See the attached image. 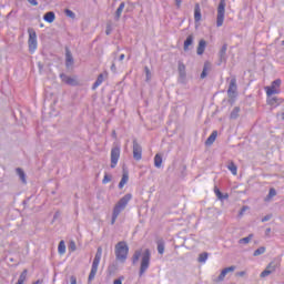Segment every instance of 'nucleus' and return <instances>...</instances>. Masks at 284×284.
I'll list each match as a JSON object with an SVG mask.
<instances>
[{
    "label": "nucleus",
    "mask_w": 284,
    "mask_h": 284,
    "mask_svg": "<svg viewBox=\"0 0 284 284\" xmlns=\"http://www.w3.org/2000/svg\"><path fill=\"white\" fill-rule=\"evenodd\" d=\"M70 283H71V284H77V276L71 275V276H70Z\"/></svg>",
    "instance_id": "obj_46"
},
{
    "label": "nucleus",
    "mask_w": 284,
    "mask_h": 284,
    "mask_svg": "<svg viewBox=\"0 0 284 284\" xmlns=\"http://www.w3.org/2000/svg\"><path fill=\"white\" fill-rule=\"evenodd\" d=\"M271 232H272V229H271V227H267V229L265 230V236H270Z\"/></svg>",
    "instance_id": "obj_49"
},
{
    "label": "nucleus",
    "mask_w": 284,
    "mask_h": 284,
    "mask_svg": "<svg viewBox=\"0 0 284 284\" xmlns=\"http://www.w3.org/2000/svg\"><path fill=\"white\" fill-rule=\"evenodd\" d=\"M267 103H268V105H281V103H283V99L272 97L267 100Z\"/></svg>",
    "instance_id": "obj_28"
},
{
    "label": "nucleus",
    "mask_w": 284,
    "mask_h": 284,
    "mask_svg": "<svg viewBox=\"0 0 284 284\" xmlns=\"http://www.w3.org/2000/svg\"><path fill=\"white\" fill-rule=\"evenodd\" d=\"M112 136L116 139V131H112Z\"/></svg>",
    "instance_id": "obj_55"
},
{
    "label": "nucleus",
    "mask_w": 284,
    "mask_h": 284,
    "mask_svg": "<svg viewBox=\"0 0 284 284\" xmlns=\"http://www.w3.org/2000/svg\"><path fill=\"white\" fill-rule=\"evenodd\" d=\"M215 196L219 199V201H225L230 199V195L227 193L223 194L219 187L214 189Z\"/></svg>",
    "instance_id": "obj_23"
},
{
    "label": "nucleus",
    "mask_w": 284,
    "mask_h": 284,
    "mask_svg": "<svg viewBox=\"0 0 284 284\" xmlns=\"http://www.w3.org/2000/svg\"><path fill=\"white\" fill-rule=\"evenodd\" d=\"M281 79L274 80L270 87H265L266 97H273V94H281Z\"/></svg>",
    "instance_id": "obj_6"
},
{
    "label": "nucleus",
    "mask_w": 284,
    "mask_h": 284,
    "mask_svg": "<svg viewBox=\"0 0 284 284\" xmlns=\"http://www.w3.org/2000/svg\"><path fill=\"white\" fill-rule=\"evenodd\" d=\"M217 136H219V131H213L211 135L206 139L205 145H212L214 141H216Z\"/></svg>",
    "instance_id": "obj_24"
},
{
    "label": "nucleus",
    "mask_w": 284,
    "mask_h": 284,
    "mask_svg": "<svg viewBox=\"0 0 284 284\" xmlns=\"http://www.w3.org/2000/svg\"><path fill=\"white\" fill-rule=\"evenodd\" d=\"M225 6H227L225 0H220V3L217 6V17H216L217 28H221V26H223V21H225Z\"/></svg>",
    "instance_id": "obj_5"
},
{
    "label": "nucleus",
    "mask_w": 284,
    "mask_h": 284,
    "mask_svg": "<svg viewBox=\"0 0 284 284\" xmlns=\"http://www.w3.org/2000/svg\"><path fill=\"white\" fill-rule=\"evenodd\" d=\"M237 90H239V85L236 84V77H233L229 82V89H227L229 99H236Z\"/></svg>",
    "instance_id": "obj_8"
},
{
    "label": "nucleus",
    "mask_w": 284,
    "mask_h": 284,
    "mask_svg": "<svg viewBox=\"0 0 284 284\" xmlns=\"http://www.w3.org/2000/svg\"><path fill=\"white\" fill-rule=\"evenodd\" d=\"M194 21L196 23L197 21H201V6L199 3H196L194 8Z\"/></svg>",
    "instance_id": "obj_27"
},
{
    "label": "nucleus",
    "mask_w": 284,
    "mask_h": 284,
    "mask_svg": "<svg viewBox=\"0 0 284 284\" xmlns=\"http://www.w3.org/2000/svg\"><path fill=\"white\" fill-rule=\"evenodd\" d=\"M105 34L110 37L112 34V22L106 23Z\"/></svg>",
    "instance_id": "obj_41"
},
{
    "label": "nucleus",
    "mask_w": 284,
    "mask_h": 284,
    "mask_svg": "<svg viewBox=\"0 0 284 284\" xmlns=\"http://www.w3.org/2000/svg\"><path fill=\"white\" fill-rule=\"evenodd\" d=\"M252 239H254V234H248V236L240 239L239 243H240V245H247V243H250V241H252Z\"/></svg>",
    "instance_id": "obj_33"
},
{
    "label": "nucleus",
    "mask_w": 284,
    "mask_h": 284,
    "mask_svg": "<svg viewBox=\"0 0 284 284\" xmlns=\"http://www.w3.org/2000/svg\"><path fill=\"white\" fill-rule=\"evenodd\" d=\"M60 79L61 81H63V83H67V85H79L77 79L69 77L65 73H61Z\"/></svg>",
    "instance_id": "obj_13"
},
{
    "label": "nucleus",
    "mask_w": 284,
    "mask_h": 284,
    "mask_svg": "<svg viewBox=\"0 0 284 284\" xmlns=\"http://www.w3.org/2000/svg\"><path fill=\"white\" fill-rule=\"evenodd\" d=\"M163 164V156H161V154H155L154 156V165L156 168H161V165Z\"/></svg>",
    "instance_id": "obj_34"
},
{
    "label": "nucleus",
    "mask_w": 284,
    "mask_h": 284,
    "mask_svg": "<svg viewBox=\"0 0 284 284\" xmlns=\"http://www.w3.org/2000/svg\"><path fill=\"white\" fill-rule=\"evenodd\" d=\"M144 72L146 74V81H151L152 80V72L150 71V68L144 67Z\"/></svg>",
    "instance_id": "obj_40"
},
{
    "label": "nucleus",
    "mask_w": 284,
    "mask_h": 284,
    "mask_svg": "<svg viewBox=\"0 0 284 284\" xmlns=\"http://www.w3.org/2000/svg\"><path fill=\"white\" fill-rule=\"evenodd\" d=\"M276 267H278V263H276V261L270 262L266 268L261 273V278H265L270 276V274H274V272H276Z\"/></svg>",
    "instance_id": "obj_11"
},
{
    "label": "nucleus",
    "mask_w": 284,
    "mask_h": 284,
    "mask_svg": "<svg viewBox=\"0 0 284 284\" xmlns=\"http://www.w3.org/2000/svg\"><path fill=\"white\" fill-rule=\"evenodd\" d=\"M101 83H103V73H100L95 80V82L92 85V90H97V88H99V85H101Z\"/></svg>",
    "instance_id": "obj_32"
},
{
    "label": "nucleus",
    "mask_w": 284,
    "mask_h": 284,
    "mask_svg": "<svg viewBox=\"0 0 284 284\" xmlns=\"http://www.w3.org/2000/svg\"><path fill=\"white\" fill-rule=\"evenodd\" d=\"M29 32V40H28V44H29V52H34V50H37V31H34V29L29 28L28 29Z\"/></svg>",
    "instance_id": "obj_7"
},
{
    "label": "nucleus",
    "mask_w": 284,
    "mask_h": 284,
    "mask_svg": "<svg viewBox=\"0 0 284 284\" xmlns=\"http://www.w3.org/2000/svg\"><path fill=\"white\" fill-rule=\"evenodd\" d=\"M123 10H125V2H121L119 8L114 14V21H119L121 19V14H123Z\"/></svg>",
    "instance_id": "obj_18"
},
{
    "label": "nucleus",
    "mask_w": 284,
    "mask_h": 284,
    "mask_svg": "<svg viewBox=\"0 0 284 284\" xmlns=\"http://www.w3.org/2000/svg\"><path fill=\"white\" fill-rule=\"evenodd\" d=\"M245 275V271H241L236 273V276H244Z\"/></svg>",
    "instance_id": "obj_50"
},
{
    "label": "nucleus",
    "mask_w": 284,
    "mask_h": 284,
    "mask_svg": "<svg viewBox=\"0 0 284 284\" xmlns=\"http://www.w3.org/2000/svg\"><path fill=\"white\" fill-rule=\"evenodd\" d=\"M64 14H67L70 19H74V17H77L70 9H65Z\"/></svg>",
    "instance_id": "obj_43"
},
{
    "label": "nucleus",
    "mask_w": 284,
    "mask_h": 284,
    "mask_svg": "<svg viewBox=\"0 0 284 284\" xmlns=\"http://www.w3.org/2000/svg\"><path fill=\"white\" fill-rule=\"evenodd\" d=\"M133 159L135 161H141V159H143V148L139 144L136 139L133 140Z\"/></svg>",
    "instance_id": "obj_10"
},
{
    "label": "nucleus",
    "mask_w": 284,
    "mask_h": 284,
    "mask_svg": "<svg viewBox=\"0 0 284 284\" xmlns=\"http://www.w3.org/2000/svg\"><path fill=\"white\" fill-rule=\"evenodd\" d=\"M178 8H181L182 0H175Z\"/></svg>",
    "instance_id": "obj_52"
},
{
    "label": "nucleus",
    "mask_w": 284,
    "mask_h": 284,
    "mask_svg": "<svg viewBox=\"0 0 284 284\" xmlns=\"http://www.w3.org/2000/svg\"><path fill=\"white\" fill-rule=\"evenodd\" d=\"M282 43H283V45H284V40H283V42H282Z\"/></svg>",
    "instance_id": "obj_56"
},
{
    "label": "nucleus",
    "mask_w": 284,
    "mask_h": 284,
    "mask_svg": "<svg viewBox=\"0 0 284 284\" xmlns=\"http://www.w3.org/2000/svg\"><path fill=\"white\" fill-rule=\"evenodd\" d=\"M28 3H30L31 6H39V2L37 0H27Z\"/></svg>",
    "instance_id": "obj_47"
},
{
    "label": "nucleus",
    "mask_w": 284,
    "mask_h": 284,
    "mask_svg": "<svg viewBox=\"0 0 284 284\" xmlns=\"http://www.w3.org/2000/svg\"><path fill=\"white\" fill-rule=\"evenodd\" d=\"M116 272H119V264L113 262L108 266V274L109 276H113Z\"/></svg>",
    "instance_id": "obj_21"
},
{
    "label": "nucleus",
    "mask_w": 284,
    "mask_h": 284,
    "mask_svg": "<svg viewBox=\"0 0 284 284\" xmlns=\"http://www.w3.org/2000/svg\"><path fill=\"white\" fill-rule=\"evenodd\" d=\"M59 254H65V242L61 241L58 246Z\"/></svg>",
    "instance_id": "obj_38"
},
{
    "label": "nucleus",
    "mask_w": 284,
    "mask_h": 284,
    "mask_svg": "<svg viewBox=\"0 0 284 284\" xmlns=\"http://www.w3.org/2000/svg\"><path fill=\"white\" fill-rule=\"evenodd\" d=\"M65 65L67 68L74 65V58L72 57V52L69 48H65Z\"/></svg>",
    "instance_id": "obj_15"
},
{
    "label": "nucleus",
    "mask_w": 284,
    "mask_h": 284,
    "mask_svg": "<svg viewBox=\"0 0 284 284\" xmlns=\"http://www.w3.org/2000/svg\"><path fill=\"white\" fill-rule=\"evenodd\" d=\"M235 270H236V266L225 267L224 270H222L220 275L213 280V282L214 283H223V281H225V276H227V274H230V272H234Z\"/></svg>",
    "instance_id": "obj_12"
},
{
    "label": "nucleus",
    "mask_w": 284,
    "mask_h": 284,
    "mask_svg": "<svg viewBox=\"0 0 284 284\" xmlns=\"http://www.w3.org/2000/svg\"><path fill=\"white\" fill-rule=\"evenodd\" d=\"M227 170H230V172L233 174V176H236L237 172H239V168L236 166V164L231 161L227 165Z\"/></svg>",
    "instance_id": "obj_31"
},
{
    "label": "nucleus",
    "mask_w": 284,
    "mask_h": 284,
    "mask_svg": "<svg viewBox=\"0 0 284 284\" xmlns=\"http://www.w3.org/2000/svg\"><path fill=\"white\" fill-rule=\"evenodd\" d=\"M193 44H194V36L190 34L184 41V47H183L184 52L190 51V45H193Z\"/></svg>",
    "instance_id": "obj_17"
},
{
    "label": "nucleus",
    "mask_w": 284,
    "mask_h": 284,
    "mask_svg": "<svg viewBox=\"0 0 284 284\" xmlns=\"http://www.w3.org/2000/svg\"><path fill=\"white\" fill-rule=\"evenodd\" d=\"M132 201V194L128 193L123 197H121L118 203L113 206L112 217H111V225L116 223V219L125 207H128V203Z\"/></svg>",
    "instance_id": "obj_2"
},
{
    "label": "nucleus",
    "mask_w": 284,
    "mask_h": 284,
    "mask_svg": "<svg viewBox=\"0 0 284 284\" xmlns=\"http://www.w3.org/2000/svg\"><path fill=\"white\" fill-rule=\"evenodd\" d=\"M121 158V148L113 146L111 149V168H116V163H119V159Z\"/></svg>",
    "instance_id": "obj_9"
},
{
    "label": "nucleus",
    "mask_w": 284,
    "mask_h": 284,
    "mask_svg": "<svg viewBox=\"0 0 284 284\" xmlns=\"http://www.w3.org/2000/svg\"><path fill=\"white\" fill-rule=\"evenodd\" d=\"M276 196V189H270L267 196L265 197V201H272Z\"/></svg>",
    "instance_id": "obj_36"
},
{
    "label": "nucleus",
    "mask_w": 284,
    "mask_h": 284,
    "mask_svg": "<svg viewBox=\"0 0 284 284\" xmlns=\"http://www.w3.org/2000/svg\"><path fill=\"white\" fill-rule=\"evenodd\" d=\"M142 255V258H141ZM152 257V253L150 252V248H146L144 252L143 250H136L132 256V263L133 265H136L139 263V258H141L140 264V276L145 274L148 272V268L150 267V258Z\"/></svg>",
    "instance_id": "obj_1"
},
{
    "label": "nucleus",
    "mask_w": 284,
    "mask_h": 284,
    "mask_svg": "<svg viewBox=\"0 0 284 284\" xmlns=\"http://www.w3.org/2000/svg\"><path fill=\"white\" fill-rule=\"evenodd\" d=\"M156 245H158V253L165 254V240H163L162 237L158 239Z\"/></svg>",
    "instance_id": "obj_19"
},
{
    "label": "nucleus",
    "mask_w": 284,
    "mask_h": 284,
    "mask_svg": "<svg viewBox=\"0 0 284 284\" xmlns=\"http://www.w3.org/2000/svg\"><path fill=\"white\" fill-rule=\"evenodd\" d=\"M261 254H265V246H261L254 251L253 256H261Z\"/></svg>",
    "instance_id": "obj_39"
},
{
    "label": "nucleus",
    "mask_w": 284,
    "mask_h": 284,
    "mask_svg": "<svg viewBox=\"0 0 284 284\" xmlns=\"http://www.w3.org/2000/svg\"><path fill=\"white\" fill-rule=\"evenodd\" d=\"M69 250L71 251V252H75L77 251V244L72 241V242H70V244H69Z\"/></svg>",
    "instance_id": "obj_44"
},
{
    "label": "nucleus",
    "mask_w": 284,
    "mask_h": 284,
    "mask_svg": "<svg viewBox=\"0 0 284 284\" xmlns=\"http://www.w3.org/2000/svg\"><path fill=\"white\" fill-rule=\"evenodd\" d=\"M241 112V108L240 106H235L233 109V111L230 114V119H239V114Z\"/></svg>",
    "instance_id": "obj_35"
},
{
    "label": "nucleus",
    "mask_w": 284,
    "mask_h": 284,
    "mask_svg": "<svg viewBox=\"0 0 284 284\" xmlns=\"http://www.w3.org/2000/svg\"><path fill=\"white\" fill-rule=\"evenodd\" d=\"M43 19L47 21V23H54L57 16L54 14V11H49L43 16Z\"/></svg>",
    "instance_id": "obj_20"
},
{
    "label": "nucleus",
    "mask_w": 284,
    "mask_h": 284,
    "mask_svg": "<svg viewBox=\"0 0 284 284\" xmlns=\"http://www.w3.org/2000/svg\"><path fill=\"white\" fill-rule=\"evenodd\" d=\"M207 256H210V254H207V252H203L199 255V263H205V261H207Z\"/></svg>",
    "instance_id": "obj_37"
},
{
    "label": "nucleus",
    "mask_w": 284,
    "mask_h": 284,
    "mask_svg": "<svg viewBox=\"0 0 284 284\" xmlns=\"http://www.w3.org/2000/svg\"><path fill=\"white\" fill-rule=\"evenodd\" d=\"M124 278V276H120L119 278L113 281V284H123Z\"/></svg>",
    "instance_id": "obj_45"
},
{
    "label": "nucleus",
    "mask_w": 284,
    "mask_h": 284,
    "mask_svg": "<svg viewBox=\"0 0 284 284\" xmlns=\"http://www.w3.org/2000/svg\"><path fill=\"white\" fill-rule=\"evenodd\" d=\"M28 278V268H24L22 273L20 274L18 282L16 284H23L26 283V280Z\"/></svg>",
    "instance_id": "obj_30"
},
{
    "label": "nucleus",
    "mask_w": 284,
    "mask_h": 284,
    "mask_svg": "<svg viewBox=\"0 0 284 284\" xmlns=\"http://www.w3.org/2000/svg\"><path fill=\"white\" fill-rule=\"evenodd\" d=\"M210 70H212V64L210 62H204L203 71L200 75L201 79H205V77H207V72H210Z\"/></svg>",
    "instance_id": "obj_26"
},
{
    "label": "nucleus",
    "mask_w": 284,
    "mask_h": 284,
    "mask_svg": "<svg viewBox=\"0 0 284 284\" xmlns=\"http://www.w3.org/2000/svg\"><path fill=\"white\" fill-rule=\"evenodd\" d=\"M206 45H207V42L204 39L200 40L197 50H196L199 55H201V54H203V52H205Z\"/></svg>",
    "instance_id": "obj_25"
},
{
    "label": "nucleus",
    "mask_w": 284,
    "mask_h": 284,
    "mask_svg": "<svg viewBox=\"0 0 284 284\" xmlns=\"http://www.w3.org/2000/svg\"><path fill=\"white\" fill-rule=\"evenodd\" d=\"M110 181H112V175L105 173V175L102 180V183L105 185V184L110 183Z\"/></svg>",
    "instance_id": "obj_42"
},
{
    "label": "nucleus",
    "mask_w": 284,
    "mask_h": 284,
    "mask_svg": "<svg viewBox=\"0 0 284 284\" xmlns=\"http://www.w3.org/2000/svg\"><path fill=\"white\" fill-rule=\"evenodd\" d=\"M130 252V247L128 243L122 241L115 245V258L120 261V263H125L128 261V254Z\"/></svg>",
    "instance_id": "obj_3"
},
{
    "label": "nucleus",
    "mask_w": 284,
    "mask_h": 284,
    "mask_svg": "<svg viewBox=\"0 0 284 284\" xmlns=\"http://www.w3.org/2000/svg\"><path fill=\"white\" fill-rule=\"evenodd\" d=\"M178 72L180 74V79L184 81L185 77H187V73L185 71V64L182 61H179L178 63Z\"/></svg>",
    "instance_id": "obj_16"
},
{
    "label": "nucleus",
    "mask_w": 284,
    "mask_h": 284,
    "mask_svg": "<svg viewBox=\"0 0 284 284\" xmlns=\"http://www.w3.org/2000/svg\"><path fill=\"white\" fill-rule=\"evenodd\" d=\"M220 62L225 63L227 61V43H224L219 52Z\"/></svg>",
    "instance_id": "obj_14"
},
{
    "label": "nucleus",
    "mask_w": 284,
    "mask_h": 284,
    "mask_svg": "<svg viewBox=\"0 0 284 284\" xmlns=\"http://www.w3.org/2000/svg\"><path fill=\"white\" fill-rule=\"evenodd\" d=\"M111 70H112L113 72H116V64L112 63Z\"/></svg>",
    "instance_id": "obj_51"
},
{
    "label": "nucleus",
    "mask_w": 284,
    "mask_h": 284,
    "mask_svg": "<svg viewBox=\"0 0 284 284\" xmlns=\"http://www.w3.org/2000/svg\"><path fill=\"white\" fill-rule=\"evenodd\" d=\"M123 59H125V54L122 53L119 58V61H123Z\"/></svg>",
    "instance_id": "obj_53"
},
{
    "label": "nucleus",
    "mask_w": 284,
    "mask_h": 284,
    "mask_svg": "<svg viewBox=\"0 0 284 284\" xmlns=\"http://www.w3.org/2000/svg\"><path fill=\"white\" fill-rule=\"evenodd\" d=\"M16 172H17V174H18V176L20 178V181L22 182V183H28V181L26 180V172L23 171V169H21V168H17L16 169Z\"/></svg>",
    "instance_id": "obj_29"
},
{
    "label": "nucleus",
    "mask_w": 284,
    "mask_h": 284,
    "mask_svg": "<svg viewBox=\"0 0 284 284\" xmlns=\"http://www.w3.org/2000/svg\"><path fill=\"white\" fill-rule=\"evenodd\" d=\"M41 283H43V280H38L33 284H41Z\"/></svg>",
    "instance_id": "obj_54"
},
{
    "label": "nucleus",
    "mask_w": 284,
    "mask_h": 284,
    "mask_svg": "<svg viewBox=\"0 0 284 284\" xmlns=\"http://www.w3.org/2000/svg\"><path fill=\"white\" fill-rule=\"evenodd\" d=\"M128 181H130V175L128 174V172L124 171L123 174H122V179H121V181L119 183V189L123 190V187L125 186Z\"/></svg>",
    "instance_id": "obj_22"
},
{
    "label": "nucleus",
    "mask_w": 284,
    "mask_h": 284,
    "mask_svg": "<svg viewBox=\"0 0 284 284\" xmlns=\"http://www.w3.org/2000/svg\"><path fill=\"white\" fill-rule=\"evenodd\" d=\"M270 219H272V216H270V215L264 216L262 219V223H265V222L270 221Z\"/></svg>",
    "instance_id": "obj_48"
},
{
    "label": "nucleus",
    "mask_w": 284,
    "mask_h": 284,
    "mask_svg": "<svg viewBox=\"0 0 284 284\" xmlns=\"http://www.w3.org/2000/svg\"><path fill=\"white\" fill-rule=\"evenodd\" d=\"M101 256H103V248L99 246L91 266V272L89 274V278H88L89 283H92V281H94V276H97V272H99V264L101 263Z\"/></svg>",
    "instance_id": "obj_4"
}]
</instances>
